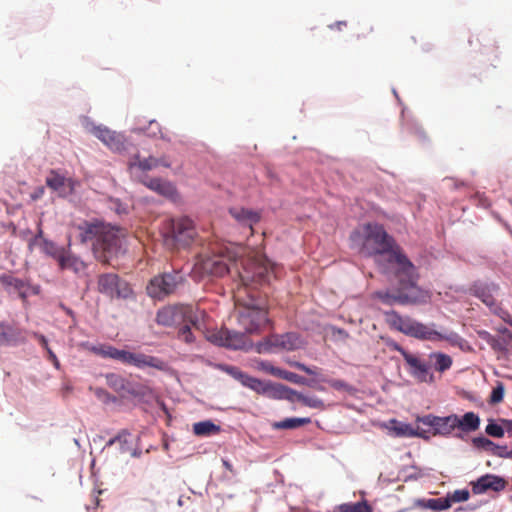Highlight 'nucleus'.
I'll return each instance as SVG.
<instances>
[{
  "mask_svg": "<svg viewBox=\"0 0 512 512\" xmlns=\"http://www.w3.org/2000/svg\"><path fill=\"white\" fill-rule=\"evenodd\" d=\"M241 285L234 292L238 325L247 334H260L270 324L268 312L251 290L253 285L270 283L273 269L266 259H248L237 271Z\"/></svg>",
  "mask_w": 512,
  "mask_h": 512,
  "instance_id": "f257e3e1",
  "label": "nucleus"
},
{
  "mask_svg": "<svg viewBox=\"0 0 512 512\" xmlns=\"http://www.w3.org/2000/svg\"><path fill=\"white\" fill-rule=\"evenodd\" d=\"M351 239L362 255L374 258L382 273L388 274L396 267L397 273L404 274L409 281H413V263L382 225L363 224L353 232Z\"/></svg>",
  "mask_w": 512,
  "mask_h": 512,
  "instance_id": "f03ea898",
  "label": "nucleus"
},
{
  "mask_svg": "<svg viewBox=\"0 0 512 512\" xmlns=\"http://www.w3.org/2000/svg\"><path fill=\"white\" fill-rule=\"evenodd\" d=\"M76 228L80 242H92L94 256L102 263H110L120 253L124 238L121 229L99 220L83 221Z\"/></svg>",
  "mask_w": 512,
  "mask_h": 512,
  "instance_id": "7ed1b4c3",
  "label": "nucleus"
},
{
  "mask_svg": "<svg viewBox=\"0 0 512 512\" xmlns=\"http://www.w3.org/2000/svg\"><path fill=\"white\" fill-rule=\"evenodd\" d=\"M385 320L390 328L422 341L445 340L451 345L459 347H462L464 342V339L456 332L438 331L435 329L434 323L427 325L409 316H401L394 310L385 312Z\"/></svg>",
  "mask_w": 512,
  "mask_h": 512,
  "instance_id": "20e7f679",
  "label": "nucleus"
},
{
  "mask_svg": "<svg viewBox=\"0 0 512 512\" xmlns=\"http://www.w3.org/2000/svg\"><path fill=\"white\" fill-rule=\"evenodd\" d=\"M388 274H393L399 283V287L395 292L389 291H378L375 293V297L378 298L382 303L387 305H394L399 303L402 305L406 304H423L428 302L430 295L429 292L423 290L417 286L418 274L416 268L413 265V281H409L408 277L404 274L397 273L396 267L391 269Z\"/></svg>",
  "mask_w": 512,
  "mask_h": 512,
  "instance_id": "39448f33",
  "label": "nucleus"
},
{
  "mask_svg": "<svg viewBox=\"0 0 512 512\" xmlns=\"http://www.w3.org/2000/svg\"><path fill=\"white\" fill-rule=\"evenodd\" d=\"M88 350L102 358L114 359L123 364L132 365L137 368L152 367L158 370H164L165 368V363L157 357L144 353L120 350L110 344L91 345L88 347Z\"/></svg>",
  "mask_w": 512,
  "mask_h": 512,
  "instance_id": "423d86ee",
  "label": "nucleus"
},
{
  "mask_svg": "<svg viewBox=\"0 0 512 512\" xmlns=\"http://www.w3.org/2000/svg\"><path fill=\"white\" fill-rule=\"evenodd\" d=\"M237 253L227 247H221L212 254L201 255L193 267V273L203 276L222 277L231 271V264L237 260Z\"/></svg>",
  "mask_w": 512,
  "mask_h": 512,
  "instance_id": "0eeeda50",
  "label": "nucleus"
},
{
  "mask_svg": "<svg viewBox=\"0 0 512 512\" xmlns=\"http://www.w3.org/2000/svg\"><path fill=\"white\" fill-rule=\"evenodd\" d=\"M183 280V275L179 271L164 272L153 277L146 290L150 297L162 300L174 293Z\"/></svg>",
  "mask_w": 512,
  "mask_h": 512,
  "instance_id": "6e6552de",
  "label": "nucleus"
},
{
  "mask_svg": "<svg viewBox=\"0 0 512 512\" xmlns=\"http://www.w3.org/2000/svg\"><path fill=\"white\" fill-rule=\"evenodd\" d=\"M166 239L175 245L188 246L195 239L197 232L194 222L186 217L170 219L166 226Z\"/></svg>",
  "mask_w": 512,
  "mask_h": 512,
  "instance_id": "1a4fd4ad",
  "label": "nucleus"
},
{
  "mask_svg": "<svg viewBox=\"0 0 512 512\" xmlns=\"http://www.w3.org/2000/svg\"><path fill=\"white\" fill-rule=\"evenodd\" d=\"M156 322L166 327L178 326L186 322L196 326V317L190 305H169L158 310Z\"/></svg>",
  "mask_w": 512,
  "mask_h": 512,
  "instance_id": "9d476101",
  "label": "nucleus"
},
{
  "mask_svg": "<svg viewBox=\"0 0 512 512\" xmlns=\"http://www.w3.org/2000/svg\"><path fill=\"white\" fill-rule=\"evenodd\" d=\"M97 291L110 299H126L132 295L129 284L115 273L98 275Z\"/></svg>",
  "mask_w": 512,
  "mask_h": 512,
  "instance_id": "9b49d317",
  "label": "nucleus"
},
{
  "mask_svg": "<svg viewBox=\"0 0 512 512\" xmlns=\"http://www.w3.org/2000/svg\"><path fill=\"white\" fill-rule=\"evenodd\" d=\"M247 333L229 330L226 328L214 331L207 336V339L216 345L234 350H246L251 347Z\"/></svg>",
  "mask_w": 512,
  "mask_h": 512,
  "instance_id": "f8f14e48",
  "label": "nucleus"
},
{
  "mask_svg": "<svg viewBox=\"0 0 512 512\" xmlns=\"http://www.w3.org/2000/svg\"><path fill=\"white\" fill-rule=\"evenodd\" d=\"M302 340L297 333L288 332L285 334H273L264 339L259 345V352L270 351L272 348H279L287 351L299 349Z\"/></svg>",
  "mask_w": 512,
  "mask_h": 512,
  "instance_id": "ddd939ff",
  "label": "nucleus"
},
{
  "mask_svg": "<svg viewBox=\"0 0 512 512\" xmlns=\"http://www.w3.org/2000/svg\"><path fill=\"white\" fill-rule=\"evenodd\" d=\"M0 283L7 292H17L23 301L27 299L29 294L38 295L41 291L39 285H32L28 280L17 278L10 273L2 274Z\"/></svg>",
  "mask_w": 512,
  "mask_h": 512,
  "instance_id": "4468645a",
  "label": "nucleus"
},
{
  "mask_svg": "<svg viewBox=\"0 0 512 512\" xmlns=\"http://www.w3.org/2000/svg\"><path fill=\"white\" fill-rule=\"evenodd\" d=\"M456 414H452L446 417H439L432 414L418 416L416 418L417 423L429 426L433 429V435L448 436L452 433L455 427Z\"/></svg>",
  "mask_w": 512,
  "mask_h": 512,
  "instance_id": "2eb2a0df",
  "label": "nucleus"
},
{
  "mask_svg": "<svg viewBox=\"0 0 512 512\" xmlns=\"http://www.w3.org/2000/svg\"><path fill=\"white\" fill-rule=\"evenodd\" d=\"M507 486V481L494 474H486L472 482V492L474 494H483L489 490L500 492Z\"/></svg>",
  "mask_w": 512,
  "mask_h": 512,
  "instance_id": "dca6fc26",
  "label": "nucleus"
},
{
  "mask_svg": "<svg viewBox=\"0 0 512 512\" xmlns=\"http://www.w3.org/2000/svg\"><path fill=\"white\" fill-rule=\"evenodd\" d=\"M26 340L25 330L6 322H0V345L17 346L24 344Z\"/></svg>",
  "mask_w": 512,
  "mask_h": 512,
  "instance_id": "f3484780",
  "label": "nucleus"
},
{
  "mask_svg": "<svg viewBox=\"0 0 512 512\" xmlns=\"http://www.w3.org/2000/svg\"><path fill=\"white\" fill-rule=\"evenodd\" d=\"M229 214L239 225L248 227L251 234H253V226L261 220V212L244 207H232L229 209Z\"/></svg>",
  "mask_w": 512,
  "mask_h": 512,
  "instance_id": "a211bd4d",
  "label": "nucleus"
},
{
  "mask_svg": "<svg viewBox=\"0 0 512 512\" xmlns=\"http://www.w3.org/2000/svg\"><path fill=\"white\" fill-rule=\"evenodd\" d=\"M92 133L111 150L121 151L124 149V140L121 134L104 126L94 127Z\"/></svg>",
  "mask_w": 512,
  "mask_h": 512,
  "instance_id": "6ab92c4d",
  "label": "nucleus"
},
{
  "mask_svg": "<svg viewBox=\"0 0 512 512\" xmlns=\"http://www.w3.org/2000/svg\"><path fill=\"white\" fill-rule=\"evenodd\" d=\"M482 337L496 352H507L509 348H512V332L507 328H503V335L495 337L487 331L479 332Z\"/></svg>",
  "mask_w": 512,
  "mask_h": 512,
  "instance_id": "aec40b11",
  "label": "nucleus"
},
{
  "mask_svg": "<svg viewBox=\"0 0 512 512\" xmlns=\"http://www.w3.org/2000/svg\"><path fill=\"white\" fill-rule=\"evenodd\" d=\"M46 185L63 196L72 193L74 190V181L70 178H65L56 171H50L46 177Z\"/></svg>",
  "mask_w": 512,
  "mask_h": 512,
  "instance_id": "412c9836",
  "label": "nucleus"
},
{
  "mask_svg": "<svg viewBox=\"0 0 512 512\" xmlns=\"http://www.w3.org/2000/svg\"><path fill=\"white\" fill-rule=\"evenodd\" d=\"M405 362L411 369V374L422 382L433 381V375L429 373V366L415 355H405Z\"/></svg>",
  "mask_w": 512,
  "mask_h": 512,
  "instance_id": "4be33fe9",
  "label": "nucleus"
},
{
  "mask_svg": "<svg viewBox=\"0 0 512 512\" xmlns=\"http://www.w3.org/2000/svg\"><path fill=\"white\" fill-rule=\"evenodd\" d=\"M58 265L61 270H72L75 273H80L85 270V263L78 257L68 253L66 250L58 259Z\"/></svg>",
  "mask_w": 512,
  "mask_h": 512,
  "instance_id": "5701e85b",
  "label": "nucleus"
},
{
  "mask_svg": "<svg viewBox=\"0 0 512 512\" xmlns=\"http://www.w3.org/2000/svg\"><path fill=\"white\" fill-rule=\"evenodd\" d=\"M480 426V418L474 412H467L462 417L456 415L455 427L463 432L476 431Z\"/></svg>",
  "mask_w": 512,
  "mask_h": 512,
  "instance_id": "b1692460",
  "label": "nucleus"
},
{
  "mask_svg": "<svg viewBox=\"0 0 512 512\" xmlns=\"http://www.w3.org/2000/svg\"><path fill=\"white\" fill-rule=\"evenodd\" d=\"M392 423L395 424L393 430L397 436L429 438V436L426 435V431L422 430L419 426L413 428L410 424L397 422L396 420H393Z\"/></svg>",
  "mask_w": 512,
  "mask_h": 512,
  "instance_id": "393cba45",
  "label": "nucleus"
},
{
  "mask_svg": "<svg viewBox=\"0 0 512 512\" xmlns=\"http://www.w3.org/2000/svg\"><path fill=\"white\" fill-rule=\"evenodd\" d=\"M245 387L257 392L258 394L272 395V392L274 391V384L262 381L252 376H250V378L246 382Z\"/></svg>",
  "mask_w": 512,
  "mask_h": 512,
  "instance_id": "a878e982",
  "label": "nucleus"
},
{
  "mask_svg": "<svg viewBox=\"0 0 512 512\" xmlns=\"http://www.w3.org/2000/svg\"><path fill=\"white\" fill-rule=\"evenodd\" d=\"M193 432L197 436H210L220 432V426L210 420L197 422L193 425Z\"/></svg>",
  "mask_w": 512,
  "mask_h": 512,
  "instance_id": "bb28decb",
  "label": "nucleus"
},
{
  "mask_svg": "<svg viewBox=\"0 0 512 512\" xmlns=\"http://www.w3.org/2000/svg\"><path fill=\"white\" fill-rule=\"evenodd\" d=\"M334 512H372L371 505L366 501L343 503L335 507Z\"/></svg>",
  "mask_w": 512,
  "mask_h": 512,
  "instance_id": "cd10ccee",
  "label": "nucleus"
},
{
  "mask_svg": "<svg viewBox=\"0 0 512 512\" xmlns=\"http://www.w3.org/2000/svg\"><path fill=\"white\" fill-rule=\"evenodd\" d=\"M272 395L292 402H299L298 396H303L302 393H299L283 384H274V391L272 392Z\"/></svg>",
  "mask_w": 512,
  "mask_h": 512,
  "instance_id": "c85d7f7f",
  "label": "nucleus"
},
{
  "mask_svg": "<svg viewBox=\"0 0 512 512\" xmlns=\"http://www.w3.org/2000/svg\"><path fill=\"white\" fill-rule=\"evenodd\" d=\"M311 423L310 418H286L272 424V427L277 430L281 429H295Z\"/></svg>",
  "mask_w": 512,
  "mask_h": 512,
  "instance_id": "c756f323",
  "label": "nucleus"
},
{
  "mask_svg": "<svg viewBox=\"0 0 512 512\" xmlns=\"http://www.w3.org/2000/svg\"><path fill=\"white\" fill-rule=\"evenodd\" d=\"M160 160L155 157H148L145 159H140L139 155H135L133 159L130 161V167L137 166L142 171H149L159 166Z\"/></svg>",
  "mask_w": 512,
  "mask_h": 512,
  "instance_id": "7c9ffc66",
  "label": "nucleus"
},
{
  "mask_svg": "<svg viewBox=\"0 0 512 512\" xmlns=\"http://www.w3.org/2000/svg\"><path fill=\"white\" fill-rule=\"evenodd\" d=\"M430 357L435 360V370L438 372H444L452 366V358L447 354L435 352Z\"/></svg>",
  "mask_w": 512,
  "mask_h": 512,
  "instance_id": "2f4dec72",
  "label": "nucleus"
},
{
  "mask_svg": "<svg viewBox=\"0 0 512 512\" xmlns=\"http://www.w3.org/2000/svg\"><path fill=\"white\" fill-rule=\"evenodd\" d=\"M41 249L45 254L51 256L56 261H58L60 256L65 251L64 248L58 247L54 242L47 239H43Z\"/></svg>",
  "mask_w": 512,
  "mask_h": 512,
  "instance_id": "473e14b6",
  "label": "nucleus"
},
{
  "mask_svg": "<svg viewBox=\"0 0 512 512\" xmlns=\"http://www.w3.org/2000/svg\"><path fill=\"white\" fill-rule=\"evenodd\" d=\"M156 193L174 201L178 198L176 187L171 182L166 180L161 181L159 188L156 190Z\"/></svg>",
  "mask_w": 512,
  "mask_h": 512,
  "instance_id": "72a5a7b5",
  "label": "nucleus"
},
{
  "mask_svg": "<svg viewBox=\"0 0 512 512\" xmlns=\"http://www.w3.org/2000/svg\"><path fill=\"white\" fill-rule=\"evenodd\" d=\"M473 290H474V295L477 298H479L484 304H486L489 307H492L495 305V299L488 287L475 286Z\"/></svg>",
  "mask_w": 512,
  "mask_h": 512,
  "instance_id": "f704fd0d",
  "label": "nucleus"
},
{
  "mask_svg": "<svg viewBox=\"0 0 512 512\" xmlns=\"http://www.w3.org/2000/svg\"><path fill=\"white\" fill-rule=\"evenodd\" d=\"M271 372H272L273 376L279 377L281 379L287 380V381L295 383V384H304L305 383V379L302 376H300L296 373L287 371V370H283V369L271 370Z\"/></svg>",
  "mask_w": 512,
  "mask_h": 512,
  "instance_id": "c9c22d12",
  "label": "nucleus"
},
{
  "mask_svg": "<svg viewBox=\"0 0 512 512\" xmlns=\"http://www.w3.org/2000/svg\"><path fill=\"white\" fill-rule=\"evenodd\" d=\"M472 442L476 448H481L486 451L506 449V446H498L495 443H493L490 439L483 436L473 438Z\"/></svg>",
  "mask_w": 512,
  "mask_h": 512,
  "instance_id": "e433bc0d",
  "label": "nucleus"
},
{
  "mask_svg": "<svg viewBox=\"0 0 512 512\" xmlns=\"http://www.w3.org/2000/svg\"><path fill=\"white\" fill-rule=\"evenodd\" d=\"M424 506L435 511H443L451 507L447 497L428 499Z\"/></svg>",
  "mask_w": 512,
  "mask_h": 512,
  "instance_id": "4c0bfd02",
  "label": "nucleus"
},
{
  "mask_svg": "<svg viewBox=\"0 0 512 512\" xmlns=\"http://www.w3.org/2000/svg\"><path fill=\"white\" fill-rule=\"evenodd\" d=\"M324 381L327 382L329 384V386L335 390L345 391L350 395H353L356 392V389L352 385L348 384L347 382H345L343 380L328 379V380H324Z\"/></svg>",
  "mask_w": 512,
  "mask_h": 512,
  "instance_id": "58836bf2",
  "label": "nucleus"
},
{
  "mask_svg": "<svg viewBox=\"0 0 512 512\" xmlns=\"http://www.w3.org/2000/svg\"><path fill=\"white\" fill-rule=\"evenodd\" d=\"M298 399H299L300 403H302L303 405L310 407V408L322 410L325 407L324 402L316 396L303 395V396H298Z\"/></svg>",
  "mask_w": 512,
  "mask_h": 512,
  "instance_id": "ea45409f",
  "label": "nucleus"
},
{
  "mask_svg": "<svg viewBox=\"0 0 512 512\" xmlns=\"http://www.w3.org/2000/svg\"><path fill=\"white\" fill-rule=\"evenodd\" d=\"M504 393L505 386L502 382L498 381L491 392L489 403L495 405L502 402L504 398Z\"/></svg>",
  "mask_w": 512,
  "mask_h": 512,
  "instance_id": "a19ab883",
  "label": "nucleus"
},
{
  "mask_svg": "<svg viewBox=\"0 0 512 512\" xmlns=\"http://www.w3.org/2000/svg\"><path fill=\"white\" fill-rule=\"evenodd\" d=\"M469 491L466 489L455 490L453 493L448 494L447 498L449 500L450 506L452 503L464 502L469 499Z\"/></svg>",
  "mask_w": 512,
  "mask_h": 512,
  "instance_id": "79ce46f5",
  "label": "nucleus"
},
{
  "mask_svg": "<svg viewBox=\"0 0 512 512\" xmlns=\"http://www.w3.org/2000/svg\"><path fill=\"white\" fill-rule=\"evenodd\" d=\"M182 327L179 329L178 337L180 340L186 342V343H192L194 341L193 334L191 332V323L186 322L182 323Z\"/></svg>",
  "mask_w": 512,
  "mask_h": 512,
  "instance_id": "37998d69",
  "label": "nucleus"
},
{
  "mask_svg": "<svg viewBox=\"0 0 512 512\" xmlns=\"http://www.w3.org/2000/svg\"><path fill=\"white\" fill-rule=\"evenodd\" d=\"M505 428L503 425H498L493 421H490L486 426L485 432L492 437L501 438L504 436Z\"/></svg>",
  "mask_w": 512,
  "mask_h": 512,
  "instance_id": "c03bdc74",
  "label": "nucleus"
},
{
  "mask_svg": "<svg viewBox=\"0 0 512 512\" xmlns=\"http://www.w3.org/2000/svg\"><path fill=\"white\" fill-rule=\"evenodd\" d=\"M108 383L110 386H112L115 390H123L125 389V380L116 374H110L107 376Z\"/></svg>",
  "mask_w": 512,
  "mask_h": 512,
  "instance_id": "a18cd8bd",
  "label": "nucleus"
},
{
  "mask_svg": "<svg viewBox=\"0 0 512 512\" xmlns=\"http://www.w3.org/2000/svg\"><path fill=\"white\" fill-rule=\"evenodd\" d=\"M149 130H151V132L149 133V135L156 137V136L159 134V135H160V137H161L162 139H165V140H167V141H170V139H169V138H166V137L164 136V134L162 133V131H161V129H160V125H159V123H158V122H156V121H151V122L149 123Z\"/></svg>",
  "mask_w": 512,
  "mask_h": 512,
  "instance_id": "49530a36",
  "label": "nucleus"
},
{
  "mask_svg": "<svg viewBox=\"0 0 512 512\" xmlns=\"http://www.w3.org/2000/svg\"><path fill=\"white\" fill-rule=\"evenodd\" d=\"M221 369L229 374L234 379H237L238 376H241V370L236 366L231 365H221Z\"/></svg>",
  "mask_w": 512,
  "mask_h": 512,
  "instance_id": "de8ad7c7",
  "label": "nucleus"
},
{
  "mask_svg": "<svg viewBox=\"0 0 512 512\" xmlns=\"http://www.w3.org/2000/svg\"><path fill=\"white\" fill-rule=\"evenodd\" d=\"M494 313L497 314L503 321L512 326V317L508 311L499 307H495Z\"/></svg>",
  "mask_w": 512,
  "mask_h": 512,
  "instance_id": "09e8293b",
  "label": "nucleus"
},
{
  "mask_svg": "<svg viewBox=\"0 0 512 512\" xmlns=\"http://www.w3.org/2000/svg\"><path fill=\"white\" fill-rule=\"evenodd\" d=\"M162 179L160 178H151L146 181H144V185L148 187L150 190L156 192L157 188H159V184L161 183Z\"/></svg>",
  "mask_w": 512,
  "mask_h": 512,
  "instance_id": "8fccbe9b",
  "label": "nucleus"
},
{
  "mask_svg": "<svg viewBox=\"0 0 512 512\" xmlns=\"http://www.w3.org/2000/svg\"><path fill=\"white\" fill-rule=\"evenodd\" d=\"M162 179L160 178H151L146 181H144V185L148 187L150 190L156 192L157 188H159V184L161 183Z\"/></svg>",
  "mask_w": 512,
  "mask_h": 512,
  "instance_id": "3c124183",
  "label": "nucleus"
},
{
  "mask_svg": "<svg viewBox=\"0 0 512 512\" xmlns=\"http://www.w3.org/2000/svg\"><path fill=\"white\" fill-rule=\"evenodd\" d=\"M32 335L39 341L40 345L46 350L48 351L49 348V345H48V341L46 339V337L42 334H39L37 332H33Z\"/></svg>",
  "mask_w": 512,
  "mask_h": 512,
  "instance_id": "603ef678",
  "label": "nucleus"
},
{
  "mask_svg": "<svg viewBox=\"0 0 512 512\" xmlns=\"http://www.w3.org/2000/svg\"><path fill=\"white\" fill-rule=\"evenodd\" d=\"M259 368L269 374L272 375V372L271 370H280L281 368H278V367H274L272 364H270L269 362H261L259 364Z\"/></svg>",
  "mask_w": 512,
  "mask_h": 512,
  "instance_id": "864d4df0",
  "label": "nucleus"
},
{
  "mask_svg": "<svg viewBox=\"0 0 512 512\" xmlns=\"http://www.w3.org/2000/svg\"><path fill=\"white\" fill-rule=\"evenodd\" d=\"M47 353H48V359L53 363V365L57 369H59L60 368V363H59V360L57 359L55 353L51 349H48Z\"/></svg>",
  "mask_w": 512,
  "mask_h": 512,
  "instance_id": "5fc2aeb1",
  "label": "nucleus"
},
{
  "mask_svg": "<svg viewBox=\"0 0 512 512\" xmlns=\"http://www.w3.org/2000/svg\"><path fill=\"white\" fill-rule=\"evenodd\" d=\"M389 346H390L392 349H394V350L398 351V352L403 356V358H404V359H405V355H409V354H410L409 352H407L403 347H401V346H400L398 343H396V342H393V343L389 344Z\"/></svg>",
  "mask_w": 512,
  "mask_h": 512,
  "instance_id": "6e6d98bb",
  "label": "nucleus"
},
{
  "mask_svg": "<svg viewBox=\"0 0 512 512\" xmlns=\"http://www.w3.org/2000/svg\"><path fill=\"white\" fill-rule=\"evenodd\" d=\"M296 367L299 370L305 372L306 374H309V375H315L316 374V372L313 369H311L310 367L306 366L305 364L297 363Z\"/></svg>",
  "mask_w": 512,
  "mask_h": 512,
  "instance_id": "4d7b16f0",
  "label": "nucleus"
},
{
  "mask_svg": "<svg viewBox=\"0 0 512 512\" xmlns=\"http://www.w3.org/2000/svg\"><path fill=\"white\" fill-rule=\"evenodd\" d=\"M501 424L504 426L506 431L512 435V420L510 419H500Z\"/></svg>",
  "mask_w": 512,
  "mask_h": 512,
  "instance_id": "13d9d810",
  "label": "nucleus"
},
{
  "mask_svg": "<svg viewBox=\"0 0 512 512\" xmlns=\"http://www.w3.org/2000/svg\"><path fill=\"white\" fill-rule=\"evenodd\" d=\"M249 378H250V375L241 371V376H238L236 380L239 381L243 386H245L246 382L248 381Z\"/></svg>",
  "mask_w": 512,
  "mask_h": 512,
  "instance_id": "bf43d9fd",
  "label": "nucleus"
},
{
  "mask_svg": "<svg viewBox=\"0 0 512 512\" xmlns=\"http://www.w3.org/2000/svg\"><path fill=\"white\" fill-rule=\"evenodd\" d=\"M347 25V22L346 21H338L334 24H331L329 27L331 29H338V30H341L342 29V26H346Z\"/></svg>",
  "mask_w": 512,
  "mask_h": 512,
  "instance_id": "052dcab7",
  "label": "nucleus"
},
{
  "mask_svg": "<svg viewBox=\"0 0 512 512\" xmlns=\"http://www.w3.org/2000/svg\"><path fill=\"white\" fill-rule=\"evenodd\" d=\"M493 455L499 456V457H507L508 452L507 448L505 450H491Z\"/></svg>",
  "mask_w": 512,
  "mask_h": 512,
  "instance_id": "680f3d73",
  "label": "nucleus"
},
{
  "mask_svg": "<svg viewBox=\"0 0 512 512\" xmlns=\"http://www.w3.org/2000/svg\"><path fill=\"white\" fill-rule=\"evenodd\" d=\"M160 160L159 166L170 167V162L165 158H158Z\"/></svg>",
  "mask_w": 512,
  "mask_h": 512,
  "instance_id": "e2e57ef3",
  "label": "nucleus"
},
{
  "mask_svg": "<svg viewBox=\"0 0 512 512\" xmlns=\"http://www.w3.org/2000/svg\"><path fill=\"white\" fill-rule=\"evenodd\" d=\"M223 465H224L227 469L232 470V465H231L228 461H225V460H224V461H223Z\"/></svg>",
  "mask_w": 512,
  "mask_h": 512,
  "instance_id": "0e129e2a",
  "label": "nucleus"
},
{
  "mask_svg": "<svg viewBox=\"0 0 512 512\" xmlns=\"http://www.w3.org/2000/svg\"><path fill=\"white\" fill-rule=\"evenodd\" d=\"M119 438L118 437H115V438H112L108 441V445L111 446L113 445Z\"/></svg>",
  "mask_w": 512,
  "mask_h": 512,
  "instance_id": "69168bd1",
  "label": "nucleus"
},
{
  "mask_svg": "<svg viewBox=\"0 0 512 512\" xmlns=\"http://www.w3.org/2000/svg\"><path fill=\"white\" fill-rule=\"evenodd\" d=\"M178 505L179 506H183L184 505V500H183L182 496L178 499Z\"/></svg>",
  "mask_w": 512,
  "mask_h": 512,
  "instance_id": "338daca9",
  "label": "nucleus"
},
{
  "mask_svg": "<svg viewBox=\"0 0 512 512\" xmlns=\"http://www.w3.org/2000/svg\"><path fill=\"white\" fill-rule=\"evenodd\" d=\"M41 236H42V230L40 229V230H39V232H38V234H37V235H36V237H35V240H36V239H38V238H40Z\"/></svg>",
  "mask_w": 512,
  "mask_h": 512,
  "instance_id": "774afa93",
  "label": "nucleus"
}]
</instances>
